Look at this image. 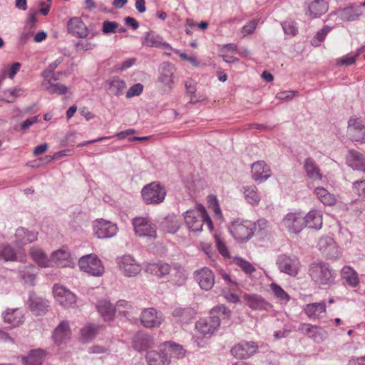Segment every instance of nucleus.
Returning a JSON list of instances; mask_svg holds the SVG:
<instances>
[{"mask_svg": "<svg viewBox=\"0 0 365 365\" xmlns=\"http://www.w3.org/2000/svg\"><path fill=\"white\" fill-rule=\"evenodd\" d=\"M231 311L225 305L220 304L213 307L210 311V317L207 319H200L195 324L196 329L205 336H211L215 333L220 325V318L222 320H230Z\"/></svg>", "mask_w": 365, "mask_h": 365, "instance_id": "f257e3e1", "label": "nucleus"}, {"mask_svg": "<svg viewBox=\"0 0 365 365\" xmlns=\"http://www.w3.org/2000/svg\"><path fill=\"white\" fill-rule=\"evenodd\" d=\"M309 275L319 286H331L335 282L336 272L329 264L317 261L310 264Z\"/></svg>", "mask_w": 365, "mask_h": 365, "instance_id": "f03ea898", "label": "nucleus"}, {"mask_svg": "<svg viewBox=\"0 0 365 365\" xmlns=\"http://www.w3.org/2000/svg\"><path fill=\"white\" fill-rule=\"evenodd\" d=\"M185 221L188 229L194 232H201L204 225H207L210 231L213 228L212 220L202 205H199L195 210L187 211Z\"/></svg>", "mask_w": 365, "mask_h": 365, "instance_id": "7ed1b4c3", "label": "nucleus"}, {"mask_svg": "<svg viewBox=\"0 0 365 365\" xmlns=\"http://www.w3.org/2000/svg\"><path fill=\"white\" fill-rule=\"evenodd\" d=\"M167 191L159 182H152L145 185L141 190L143 200L145 204H160L163 202Z\"/></svg>", "mask_w": 365, "mask_h": 365, "instance_id": "20e7f679", "label": "nucleus"}, {"mask_svg": "<svg viewBox=\"0 0 365 365\" xmlns=\"http://www.w3.org/2000/svg\"><path fill=\"white\" fill-rule=\"evenodd\" d=\"M78 266L81 270L92 276L99 277L104 272L101 261L94 254L81 257L78 260Z\"/></svg>", "mask_w": 365, "mask_h": 365, "instance_id": "39448f33", "label": "nucleus"}, {"mask_svg": "<svg viewBox=\"0 0 365 365\" xmlns=\"http://www.w3.org/2000/svg\"><path fill=\"white\" fill-rule=\"evenodd\" d=\"M175 71V66L170 62H163L160 65L158 83L164 93H168L173 88Z\"/></svg>", "mask_w": 365, "mask_h": 365, "instance_id": "423d86ee", "label": "nucleus"}, {"mask_svg": "<svg viewBox=\"0 0 365 365\" xmlns=\"http://www.w3.org/2000/svg\"><path fill=\"white\" fill-rule=\"evenodd\" d=\"M231 235L238 241L249 240L253 235V227L250 222L235 220L229 227Z\"/></svg>", "mask_w": 365, "mask_h": 365, "instance_id": "0eeeda50", "label": "nucleus"}, {"mask_svg": "<svg viewBox=\"0 0 365 365\" xmlns=\"http://www.w3.org/2000/svg\"><path fill=\"white\" fill-rule=\"evenodd\" d=\"M277 264L281 272L291 277L297 276L300 268V262L297 257L286 255H282L278 257Z\"/></svg>", "mask_w": 365, "mask_h": 365, "instance_id": "6e6552de", "label": "nucleus"}, {"mask_svg": "<svg viewBox=\"0 0 365 365\" xmlns=\"http://www.w3.org/2000/svg\"><path fill=\"white\" fill-rule=\"evenodd\" d=\"M142 326L148 329L158 328L164 321L163 315L160 312L153 307L144 309L140 316Z\"/></svg>", "mask_w": 365, "mask_h": 365, "instance_id": "1a4fd4ad", "label": "nucleus"}, {"mask_svg": "<svg viewBox=\"0 0 365 365\" xmlns=\"http://www.w3.org/2000/svg\"><path fill=\"white\" fill-rule=\"evenodd\" d=\"M282 225L291 233H299L305 227L304 215L302 212H289L282 221Z\"/></svg>", "mask_w": 365, "mask_h": 365, "instance_id": "9d476101", "label": "nucleus"}, {"mask_svg": "<svg viewBox=\"0 0 365 365\" xmlns=\"http://www.w3.org/2000/svg\"><path fill=\"white\" fill-rule=\"evenodd\" d=\"M347 133L356 142H365V119L351 117L348 121Z\"/></svg>", "mask_w": 365, "mask_h": 365, "instance_id": "9b49d317", "label": "nucleus"}, {"mask_svg": "<svg viewBox=\"0 0 365 365\" xmlns=\"http://www.w3.org/2000/svg\"><path fill=\"white\" fill-rule=\"evenodd\" d=\"M135 232L142 237L155 238L156 236L155 226L148 217H138L132 220Z\"/></svg>", "mask_w": 365, "mask_h": 365, "instance_id": "f8f14e48", "label": "nucleus"}, {"mask_svg": "<svg viewBox=\"0 0 365 365\" xmlns=\"http://www.w3.org/2000/svg\"><path fill=\"white\" fill-rule=\"evenodd\" d=\"M258 350L256 342L242 341L231 349V354L237 359H247L254 355Z\"/></svg>", "mask_w": 365, "mask_h": 365, "instance_id": "ddd939ff", "label": "nucleus"}, {"mask_svg": "<svg viewBox=\"0 0 365 365\" xmlns=\"http://www.w3.org/2000/svg\"><path fill=\"white\" fill-rule=\"evenodd\" d=\"M120 270L126 277H134L141 272L140 265L130 255H124L118 259Z\"/></svg>", "mask_w": 365, "mask_h": 365, "instance_id": "4468645a", "label": "nucleus"}, {"mask_svg": "<svg viewBox=\"0 0 365 365\" xmlns=\"http://www.w3.org/2000/svg\"><path fill=\"white\" fill-rule=\"evenodd\" d=\"M95 235L100 239L112 237L116 235L118 227L115 224L103 219L97 220L93 225Z\"/></svg>", "mask_w": 365, "mask_h": 365, "instance_id": "2eb2a0df", "label": "nucleus"}, {"mask_svg": "<svg viewBox=\"0 0 365 365\" xmlns=\"http://www.w3.org/2000/svg\"><path fill=\"white\" fill-rule=\"evenodd\" d=\"M318 246L321 252L328 259H334L340 256V250L334 240L331 237H321Z\"/></svg>", "mask_w": 365, "mask_h": 365, "instance_id": "dca6fc26", "label": "nucleus"}, {"mask_svg": "<svg viewBox=\"0 0 365 365\" xmlns=\"http://www.w3.org/2000/svg\"><path fill=\"white\" fill-rule=\"evenodd\" d=\"M53 294L56 300L65 307H70L76 304V295L63 286L55 285Z\"/></svg>", "mask_w": 365, "mask_h": 365, "instance_id": "f3484780", "label": "nucleus"}, {"mask_svg": "<svg viewBox=\"0 0 365 365\" xmlns=\"http://www.w3.org/2000/svg\"><path fill=\"white\" fill-rule=\"evenodd\" d=\"M194 276L199 286L202 289L207 291L212 288L215 284V275L209 268L203 267L196 270Z\"/></svg>", "mask_w": 365, "mask_h": 365, "instance_id": "a211bd4d", "label": "nucleus"}, {"mask_svg": "<svg viewBox=\"0 0 365 365\" xmlns=\"http://www.w3.org/2000/svg\"><path fill=\"white\" fill-rule=\"evenodd\" d=\"M251 173L252 179L256 182L265 181L272 175L269 166L264 160L252 163Z\"/></svg>", "mask_w": 365, "mask_h": 365, "instance_id": "6ab92c4d", "label": "nucleus"}, {"mask_svg": "<svg viewBox=\"0 0 365 365\" xmlns=\"http://www.w3.org/2000/svg\"><path fill=\"white\" fill-rule=\"evenodd\" d=\"M37 232L31 231L26 228L20 227L16 230L14 243L18 248L22 249L26 244L37 240Z\"/></svg>", "mask_w": 365, "mask_h": 365, "instance_id": "aec40b11", "label": "nucleus"}, {"mask_svg": "<svg viewBox=\"0 0 365 365\" xmlns=\"http://www.w3.org/2000/svg\"><path fill=\"white\" fill-rule=\"evenodd\" d=\"M132 345L135 350L141 352L153 348L155 346V341L152 336L144 332H138L133 336Z\"/></svg>", "mask_w": 365, "mask_h": 365, "instance_id": "412c9836", "label": "nucleus"}, {"mask_svg": "<svg viewBox=\"0 0 365 365\" xmlns=\"http://www.w3.org/2000/svg\"><path fill=\"white\" fill-rule=\"evenodd\" d=\"M346 163L354 170L365 173V156L362 153L349 150L346 156Z\"/></svg>", "mask_w": 365, "mask_h": 365, "instance_id": "4be33fe9", "label": "nucleus"}, {"mask_svg": "<svg viewBox=\"0 0 365 365\" xmlns=\"http://www.w3.org/2000/svg\"><path fill=\"white\" fill-rule=\"evenodd\" d=\"M171 270L172 264H170L163 261L149 263L145 267L146 272L160 279L169 276Z\"/></svg>", "mask_w": 365, "mask_h": 365, "instance_id": "5701e85b", "label": "nucleus"}, {"mask_svg": "<svg viewBox=\"0 0 365 365\" xmlns=\"http://www.w3.org/2000/svg\"><path fill=\"white\" fill-rule=\"evenodd\" d=\"M51 266L53 264H56L58 267H73L75 262L71 258V253L63 249H60L53 252L51 255Z\"/></svg>", "mask_w": 365, "mask_h": 365, "instance_id": "b1692460", "label": "nucleus"}, {"mask_svg": "<svg viewBox=\"0 0 365 365\" xmlns=\"http://www.w3.org/2000/svg\"><path fill=\"white\" fill-rule=\"evenodd\" d=\"M306 14L310 18H317L328 10V4L325 0H307Z\"/></svg>", "mask_w": 365, "mask_h": 365, "instance_id": "393cba45", "label": "nucleus"}, {"mask_svg": "<svg viewBox=\"0 0 365 365\" xmlns=\"http://www.w3.org/2000/svg\"><path fill=\"white\" fill-rule=\"evenodd\" d=\"M187 279V274L179 263H172V270L169 274L168 282L176 286H182Z\"/></svg>", "mask_w": 365, "mask_h": 365, "instance_id": "a878e982", "label": "nucleus"}, {"mask_svg": "<svg viewBox=\"0 0 365 365\" xmlns=\"http://www.w3.org/2000/svg\"><path fill=\"white\" fill-rule=\"evenodd\" d=\"M242 297L247 305L252 309L267 311L272 307L269 303L258 294H245Z\"/></svg>", "mask_w": 365, "mask_h": 365, "instance_id": "bb28decb", "label": "nucleus"}, {"mask_svg": "<svg viewBox=\"0 0 365 365\" xmlns=\"http://www.w3.org/2000/svg\"><path fill=\"white\" fill-rule=\"evenodd\" d=\"M4 322L8 323L11 327H19L24 321L23 311L19 308L7 309L2 313Z\"/></svg>", "mask_w": 365, "mask_h": 365, "instance_id": "cd10ccee", "label": "nucleus"}, {"mask_svg": "<svg viewBox=\"0 0 365 365\" xmlns=\"http://www.w3.org/2000/svg\"><path fill=\"white\" fill-rule=\"evenodd\" d=\"M142 44L149 47L162 48L172 49L171 46L163 41V38L153 31L145 34L142 40Z\"/></svg>", "mask_w": 365, "mask_h": 365, "instance_id": "c85d7f7f", "label": "nucleus"}, {"mask_svg": "<svg viewBox=\"0 0 365 365\" xmlns=\"http://www.w3.org/2000/svg\"><path fill=\"white\" fill-rule=\"evenodd\" d=\"M162 349L160 351H149L146 353L145 359L148 365H170V359Z\"/></svg>", "mask_w": 365, "mask_h": 365, "instance_id": "c756f323", "label": "nucleus"}, {"mask_svg": "<svg viewBox=\"0 0 365 365\" xmlns=\"http://www.w3.org/2000/svg\"><path fill=\"white\" fill-rule=\"evenodd\" d=\"M68 31L69 33L78 38H83L88 36V29L85 24L80 18H71L68 22Z\"/></svg>", "mask_w": 365, "mask_h": 365, "instance_id": "7c9ffc66", "label": "nucleus"}, {"mask_svg": "<svg viewBox=\"0 0 365 365\" xmlns=\"http://www.w3.org/2000/svg\"><path fill=\"white\" fill-rule=\"evenodd\" d=\"M299 331L317 342L322 341L324 339L325 332L317 326L303 323L299 325Z\"/></svg>", "mask_w": 365, "mask_h": 365, "instance_id": "2f4dec72", "label": "nucleus"}, {"mask_svg": "<svg viewBox=\"0 0 365 365\" xmlns=\"http://www.w3.org/2000/svg\"><path fill=\"white\" fill-rule=\"evenodd\" d=\"M71 336V329L67 321H62L54 329L53 339L54 342L60 345L69 339Z\"/></svg>", "mask_w": 365, "mask_h": 365, "instance_id": "473e14b6", "label": "nucleus"}, {"mask_svg": "<svg viewBox=\"0 0 365 365\" xmlns=\"http://www.w3.org/2000/svg\"><path fill=\"white\" fill-rule=\"evenodd\" d=\"M29 306L32 312H35L37 314H41L46 312L49 305L48 300L46 299L40 297L34 293H31Z\"/></svg>", "mask_w": 365, "mask_h": 365, "instance_id": "72a5a7b5", "label": "nucleus"}, {"mask_svg": "<svg viewBox=\"0 0 365 365\" xmlns=\"http://www.w3.org/2000/svg\"><path fill=\"white\" fill-rule=\"evenodd\" d=\"M304 169L309 177L312 180H320L322 178V175L320 172L319 166L315 161L311 158H307L304 160Z\"/></svg>", "mask_w": 365, "mask_h": 365, "instance_id": "f704fd0d", "label": "nucleus"}, {"mask_svg": "<svg viewBox=\"0 0 365 365\" xmlns=\"http://www.w3.org/2000/svg\"><path fill=\"white\" fill-rule=\"evenodd\" d=\"M305 226L313 229H320L322 226V214L317 210H312L304 216Z\"/></svg>", "mask_w": 365, "mask_h": 365, "instance_id": "c9c22d12", "label": "nucleus"}, {"mask_svg": "<svg viewBox=\"0 0 365 365\" xmlns=\"http://www.w3.org/2000/svg\"><path fill=\"white\" fill-rule=\"evenodd\" d=\"M326 304L324 302L311 303L306 305L304 309V313L310 319H317L322 314L326 313Z\"/></svg>", "mask_w": 365, "mask_h": 365, "instance_id": "e433bc0d", "label": "nucleus"}, {"mask_svg": "<svg viewBox=\"0 0 365 365\" xmlns=\"http://www.w3.org/2000/svg\"><path fill=\"white\" fill-rule=\"evenodd\" d=\"M97 309L105 321H110L113 319L115 311V306L106 300L99 301L97 304Z\"/></svg>", "mask_w": 365, "mask_h": 365, "instance_id": "4c0bfd02", "label": "nucleus"}, {"mask_svg": "<svg viewBox=\"0 0 365 365\" xmlns=\"http://www.w3.org/2000/svg\"><path fill=\"white\" fill-rule=\"evenodd\" d=\"M45 354L41 349L31 350L29 354L22 357L24 365H42Z\"/></svg>", "mask_w": 365, "mask_h": 365, "instance_id": "58836bf2", "label": "nucleus"}, {"mask_svg": "<svg viewBox=\"0 0 365 365\" xmlns=\"http://www.w3.org/2000/svg\"><path fill=\"white\" fill-rule=\"evenodd\" d=\"M339 16L341 19L347 21H356L362 15L361 6H351L339 11Z\"/></svg>", "mask_w": 365, "mask_h": 365, "instance_id": "ea45409f", "label": "nucleus"}, {"mask_svg": "<svg viewBox=\"0 0 365 365\" xmlns=\"http://www.w3.org/2000/svg\"><path fill=\"white\" fill-rule=\"evenodd\" d=\"M314 193L317 198L324 205L328 206L334 205L336 199L334 194L330 193L323 187H317L314 189Z\"/></svg>", "mask_w": 365, "mask_h": 365, "instance_id": "a19ab883", "label": "nucleus"}, {"mask_svg": "<svg viewBox=\"0 0 365 365\" xmlns=\"http://www.w3.org/2000/svg\"><path fill=\"white\" fill-rule=\"evenodd\" d=\"M107 83L110 93L116 96L122 95L126 87L125 81L118 76L113 77Z\"/></svg>", "mask_w": 365, "mask_h": 365, "instance_id": "79ce46f5", "label": "nucleus"}, {"mask_svg": "<svg viewBox=\"0 0 365 365\" xmlns=\"http://www.w3.org/2000/svg\"><path fill=\"white\" fill-rule=\"evenodd\" d=\"M30 255L32 259L40 266L48 267L51 266V260L43 250L37 247H32L30 249Z\"/></svg>", "mask_w": 365, "mask_h": 365, "instance_id": "37998d69", "label": "nucleus"}, {"mask_svg": "<svg viewBox=\"0 0 365 365\" xmlns=\"http://www.w3.org/2000/svg\"><path fill=\"white\" fill-rule=\"evenodd\" d=\"M341 276L346 283L352 287H356L359 282L356 272L350 266H345L342 268Z\"/></svg>", "mask_w": 365, "mask_h": 365, "instance_id": "c03bdc74", "label": "nucleus"}, {"mask_svg": "<svg viewBox=\"0 0 365 365\" xmlns=\"http://www.w3.org/2000/svg\"><path fill=\"white\" fill-rule=\"evenodd\" d=\"M19 274L24 283L31 286L34 285V281L36 276V269L32 265L24 267L19 270Z\"/></svg>", "mask_w": 365, "mask_h": 365, "instance_id": "a18cd8bd", "label": "nucleus"}, {"mask_svg": "<svg viewBox=\"0 0 365 365\" xmlns=\"http://www.w3.org/2000/svg\"><path fill=\"white\" fill-rule=\"evenodd\" d=\"M100 326L88 324L81 330V337L83 342H88L93 340L98 334Z\"/></svg>", "mask_w": 365, "mask_h": 365, "instance_id": "49530a36", "label": "nucleus"}, {"mask_svg": "<svg viewBox=\"0 0 365 365\" xmlns=\"http://www.w3.org/2000/svg\"><path fill=\"white\" fill-rule=\"evenodd\" d=\"M245 197L247 202L252 205H257L260 201V196L257 192L255 185H250L244 187Z\"/></svg>", "mask_w": 365, "mask_h": 365, "instance_id": "de8ad7c7", "label": "nucleus"}, {"mask_svg": "<svg viewBox=\"0 0 365 365\" xmlns=\"http://www.w3.org/2000/svg\"><path fill=\"white\" fill-rule=\"evenodd\" d=\"M0 259L4 261H16L17 259L16 252L9 244L0 245Z\"/></svg>", "mask_w": 365, "mask_h": 365, "instance_id": "09e8293b", "label": "nucleus"}, {"mask_svg": "<svg viewBox=\"0 0 365 365\" xmlns=\"http://www.w3.org/2000/svg\"><path fill=\"white\" fill-rule=\"evenodd\" d=\"M133 309V306L125 300H119L115 304V311L123 317L130 319L131 317V312Z\"/></svg>", "mask_w": 365, "mask_h": 365, "instance_id": "8fccbe9b", "label": "nucleus"}, {"mask_svg": "<svg viewBox=\"0 0 365 365\" xmlns=\"http://www.w3.org/2000/svg\"><path fill=\"white\" fill-rule=\"evenodd\" d=\"M162 227L169 233H175L179 228V224L174 216H168L162 222Z\"/></svg>", "mask_w": 365, "mask_h": 365, "instance_id": "3c124183", "label": "nucleus"}, {"mask_svg": "<svg viewBox=\"0 0 365 365\" xmlns=\"http://www.w3.org/2000/svg\"><path fill=\"white\" fill-rule=\"evenodd\" d=\"M163 346L166 347L168 352H169L170 355H173L175 357L180 358L185 354L183 348L178 344L170 341H166L163 344Z\"/></svg>", "mask_w": 365, "mask_h": 365, "instance_id": "603ef678", "label": "nucleus"}, {"mask_svg": "<svg viewBox=\"0 0 365 365\" xmlns=\"http://www.w3.org/2000/svg\"><path fill=\"white\" fill-rule=\"evenodd\" d=\"M45 89L50 94L60 95L65 94L68 91V88L66 86L59 83H51L50 79H48V86H46Z\"/></svg>", "mask_w": 365, "mask_h": 365, "instance_id": "864d4df0", "label": "nucleus"}, {"mask_svg": "<svg viewBox=\"0 0 365 365\" xmlns=\"http://www.w3.org/2000/svg\"><path fill=\"white\" fill-rule=\"evenodd\" d=\"M235 262L246 274H250L256 271V269L250 262L241 257H236L235 259Z\"/></svg>", "mask_w": 365, "mask_h": 365, "instance_id": "5fc2aeb1", "label": "nucleus"}, {"mask_svg": "<svg viewBox=\"0 0 365 365\" xmlns=\"http://www.w3.org/2000/svg\"><path fill=\"white\" fill-rule=\"evenodd\" d=\"M173 316L179 318L182 322H187L191 318V310L187 308H175L173 312Z\"/></svg>", "mask_w": 365, "mask_h": 365, "instance_id": "6e6d98bb", "label": "nucleus"}, {"mask_svg": "<svg viewBox=\"0 0 365 365\" xmlns=\"http://www.w3.org/2000/svg\"><path fill=\"white\" fill-rule=\"evenodd\" d=\"M354 192L365 200V180H356L352 183Z\"/></svg>", "mask_w": 365, "mask_h": 365, "instance_id": "4d7b16f0", "label": "nucleus"}, {"mask_svg": "<svg viewBox=\"0 0 365 365\" xmlns=\"http://www.w3.org/2000/svg\"><path fill=\"white\" fill-rule=\"evenodd\" d=\"M271 289L274 294L279 299L284 300L286 302L289 300V296L280 286L273 283L271 284Z\"/></svg>", "mask_w": 365, "mask_h": 365, "instance_id": "13d9d810", "label": "nucleus"}, {"mask_svg": "<svg viewBox=\"0 0 365 365\" xmlns=\"http://www.w3.org/2000/svg\"><path fill=\"white\" fill-rule=\"evenodd\" d=\"M258 23L259 19H254L245 25L241 30L243 37L253 34L257 28Z\"/></svg>", "mask_w": 365, "mask_h": 365, "instance_id": "bf43d9fd", "label": "nucleus"}, {"mask_svg": "<svg viewBox=\"0 0 365 365\" xmlns=\"http://www.w3.org/2000/svg\"><path fill=\"white\" fill-rule=\"evenodd\" d=\"M143 91V86L141 83H135L132 86L126 93V98H130L134 96H139Z\"/></svg>", "mask_w": 365, "mask_h": 365, "instance_id": "052dcab7", "label": "nucleus"}, {"mask_svg": "<svg viewBox=\"0 0 365 365\" xmlns=\"http://www.w3.org/2000/svg\"><path fill=\"white\" fill-rule=\"evenodd\" d=\"M118 27V24L115 21H106L103 23L102 31L103 34H114Z\"/></svg>", "mask_w": 365, "mask_h": 365, "instance_id": "680f3d73", "label": "nucleus"}, {"mask_svg": "<svg viewBox=\"0 0 365 365\" xmlns=\"http://www.w3.org/2000/svg\"><path fill=\"white\" fill-rule=\"evenodd\" d=\"M330 28L328 26L323 27L320 31L317 32L315 37L312 41V43L314 46H318L319 43L322 41L327 34L329 32Z\"/></svg>", "mask_w": 365, "mask_h": 365, "instance_id": "e2e57ef3", "label": "nucleus"}, {"mask_svg": "<svg viewBox=\"0 0 365 365\" xmlns=\"http://www.w3.org/2000/svg\"><path fill=\"white\" fill-rule=\"evenodd\" d=\"M62 62V58H58L54 62L50 63L47 68L42 72V76L44 78H49L51 75L54 72L55 69Z\"/></svg>", "mask_w": 365, "mask_h": 365, "instance_id": "0e129e2a", "label": "nucleus"}, {"mask_svg": "<svg viewBox=\"0 0 365 365\" xmlns=\"http://www.w3.org/2000/svg\"><path fill=\"white\" fill-rule=\"evenodd\" d=\"M283 30L286 34L294 36L297 33L296 24L293 21H284L282 24Z\"/></svg>", "mask_w": 365, "mask_h": 365, "instance_id": "69168bd1", "label": "nucleus"}, {"mask_svg": "<svg viewBox=\"0 0 365 365\" xmlns=\"http://www.w3.org/2000/svg\"><path fill=\"white\" fill-rule=\"evenodd\" d=\"M77 51H86L95 48L96 44L88 41H78L75 44Z\"/></svg>", "mask_w": 365, "mask_h": 365, "instance_id": "338daca9", "label": "nucleus"}, {"mask_svg": "<svg viewBox=\"0 0 365 365\" xmlns=\"http://www.w3.org/2000/svg\"><path fill=\"white\" fill-rule=\"evenodd\" d=\"M360 54H358V51H357L356 53L354 56H349V55L344 56L341 59H339L338 61V64L346 65V66L352 65L355 63L356 58H358V56Z\"/></svg>", "mask_w": 365, "mask_h": 365, "instance_id": "774afa93", "label": "nucleus"}]
</instances>
